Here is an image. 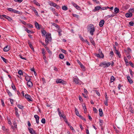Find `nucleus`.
<instances>
[{
	"instance_id": "nucleus-27",
	"label": "nucleus",
	"mask_w": 134,
	"mask_h": 134,
	"mask_svg": "<svg viewBox=\"0 0 134 134\" xmlns=\"http://www.w3.org/2000/svg\"><path fill=\"white\" fill-rule=\"evenodd\" d=\"M7 92L8 93V94L10 97H11L12 96V95L11 92L8 90H7Z\"/></svg>"
},
{
	"instance_id": "nucleus-5",
	"label": "nucleus",
	"mask_w": 134,
	"mask_h": 134,
	"mask_svg": "<svg viewBox=\"0 0 134 134\" xmlns=\"http://www.w3.org/2000/svg\"><path fill=\"white\" fill-rule=\"evenodd\" d=\"M7 9L8 11H10L12 12H13L17 14H19V11L16 10L15 9H14L12 8H7Z\"/></svg>"
},
{
	"instance_id": "nucleus-12",
	"label": "nucleus",
	"mask_w": 134,
	"mask_h": 134,
	"mask_svg": "<svg viewBox=\"0 0 134 134\" xmlns=\"http://www.w3.org/2000/svg\"><path fill=\"white\" fill-rule=\"evenodd\" d=\"M104 23V21L103 20H101L99 23V26L102 27L103 26Z\"/></svg>"
},
{
	"instance_id": "nucleus-20",
	"label": "nucleus",
	"mask_w": 134,
	"mask_h": 134,
	"mask_svg": "<svg viewBox=\"0 0 134 134\" xmlns=\"http://www.w3.org/2000/svg\"><path fill=\"white\" fill-rule=\"evenodd\" d=\"M57 111L58 112V114L60 117L62 116V113L60 111L59 108L57 109Z\"/></svg>"
},
{
	"instance_id": "nucleus-60",
	"label": "nucleus",
	"mask_w": 134,
	"mask_h": 134,
	"mask_svg": "<svg viewBox=\"0 0 134 134\" xmlns=\"http://www.w3.org/2000/svg\"><path fill=\"white\" fill-rule=\"evenodd\" d=\"M13 125H14L15 128H17V125H16V122H14Z\"/></svg>"
},
{
	"instance_id": "nucleus-38",
	"label": "nucleus",
	"mask_w": 134,
	"mask_h": 134,
	"mask_svg": "<svg viewBox=\"0 0 134 134\" xmlns=\"http://www.w3.org/2000/svg\"><path fill=\"white\" fill-rule=\"evenodd\" d=\"M45 121H46L45 120L44 118L42 119H41V122L43 124H45L46 122Z\"/></svg>"
},
{
	"instance_id": "nucleus-44",
	"label": "nucleus",
	"mask_w": 134,
	"mask_h": 134,
	"mask_svg": "<svg viewBox=\"0 0 134 134\" xmlns=\"http://www.w3.org/2000/svg\"><path fill=\"white\" fill-rule=\"evenodd\" d=\"M114 16V15L113 14H112L111 15H108L107 16V18H110V17H113Z\"/></svg>"
},
{
	"instance_id": "nucleus-14",
	"label": "nucleus",
	"mask_w": 134,
	"mask_h": 134,
	"mask_svg": "<svg viewBox=\"0 0 134 134\" xmlns=\"http://www.w3.org/2000/svg\"><path fill=\"white\" fill-rule=\"evenodd\" d=\"M101 8V7L99 6L96 7H95L94 9L92 11L93 12H95L96 11L99 10Z\"/></svg>"
},
{
	"instance_id": "nucleus-26",
	"label": "nucleus",
	"mask_w": 134,
	"mask_h": 134,
	"mask_svg": "<svg viewBox=\"0 0 134 134\" xmlns=\"http://www.w3.org/2000/svg\"><path fill=\"white\" fill-rule=\"evenodd\" d=\"M96 56L97 57H99L100 58H103L104 57H102V56L100 55V54H95Z\"/></svg>"
},
{
	"instance_id": "nucleus-49",
	"label": "nucleus",
	"mask_w": 134,
	"mask_h": 134,
	"mask_svg": "<svg viewBox=\"0 0 134 134\" xmlns=\"http://www.w3.org/2000/svg\"><path fill=\"white\" fill-rule=\"evenodd\" d=\"M129 24L130 26H133L134 24V23L133 21H131L129 22Z\"/></svg>"
},
{
	"instance_id": "nucleus-51",
	"label": "nucleus",
	"mask_w": 134,
	"mask_h": 134,
	"mask_svg": "<svg viewBox=\"0 0 134 134\" xmlns=\"http://www.w3.org/2000/svg\"><path fill=\"white\" fill-rule=\"evenodd\" d=\"M79 37L81 40L83 42L85 40L83 39V38L82 37V36L81 35H80Z\"/></svg>"
},
{
	"instance_id": "nucleus-33",
	"label": "nucleus",
	"mask_w": 134,
	"mask_h": 134,
	"mask_svg": "<svg viewBox=\"0 0 134 134\" xmlns=\"http://www.w3.org/2000/svg\"><path fill=\"white\" fill-rule=\"evenodd\" d=\"M80 64V66H81V68L83 70H85V68L84 66L82 64H81V63H80V64Z\"/></svg>"
},
{
	"instance_id": "nucleus-55",
	"label": "nucleus",
	"mask_w": 134,
	"mask_h": 134,
	"mask_svg": "<svg viewBox=\"0 0 134 134\" xmlns=\"http://www.w3.org/2000/svg\"><path fill=\"white\" fill-rule=\"evenodd\" d=\"M73 16L77 18H78L79 17V15L76 14H73Z\"/></svg>"
},
{
	"instance_id": "nucleus-34",
	"label": "nucleus",
	"mask_w": 134,
	"mask_h": 134,
	"mask_svg": "<svg viewBox=\"0 0 134 134\" xmlns=\"http://www.w3.org/2000/svg\"><path fill=\"white\" fill-rule=\"evenodd\" d=\"M41 32L44 35H45V34L46 33V31L44 30H42L41 31Z\"/></svg>"
},
{
	"instance_id": "nucleus-31",
	"label": "nucleus",
	"mask_w": 134,
	"mask_h": 134,
	"mask_svg": "<svg viewBox=\"0 0 134 134\" xmlns=\"http://www.w3.org/2000/svg\"><path fill=\"white\" fill-rule=\"evenodd\" d=\"M25 79L26 81H27V82L30 81L31 80V79L30 77L28 76L25 77Z\"/></svg>"
},
{
	"instance_id": "nucleus-28",
	"label": "nucleus",
	"mask_w": 134,
	"mask_h": 134,
	"mask_svg": "<svg viewBox=\"0 0 134 134\" xmlns=\"http://www.w3.org/2000/svg\"><path fill=\"white\" fill-rule=\"evenodd\" d=\"M64 56L63 54H59V57L60 59H63L64 58Z\"/></svg>"
},
{
	"instance_id": "nucleus-63",
	"label": "nucleus",
	"mask_w": 134,
	"mask_h": 134,
	"mask_svg": "<svg viewBox=\"0 0 134 134\" xmlns=\"http://www.w3.org/2000/svg\"><path fill=\"white\" fill-rule=\"evenodd\" d=\"M79 99L81 101H83L82 98L80 96H79Z\"/></svg>"
},
{
	"instance_id": "nucleus-35",
	"label": "nucleus",
	"mask_w": 134,
	"mask_h": 134,
	"mask_svg": "<svg viewBox=\"0 0 134 134\" xmlns=\"http://www.w3.org/2000/svg\"><path fill=\"white\" fill-rule=\"evenodd\" d=\"M12 87L13 90H16V88L14 86V85L13 83H12Z\"/></svg>"
},
{
	"instance_id": "nucleus-3",
	"label": "nucleus",
	"mask_w": 134,
	"mask_h": 134,
	"mask_svg": "<svg viewBox=\"0 0 134 134\" xmlns=\"http://www.w3.org/2000/svg\"><path fill=\"white\" fill-rule=\"evenodd\" d=\"M51 39L52 38L51 37V34L50 35L49 34L48 35H46V37L45 41L46 44H48L49 43V41H51Z\"/></svg>"
},
{
	"instance_id": "nucleus-25",
	"label": "nucleus",
	"mask_w": 134,
	"mask_h": 134,
	"mask_svg": "<svg viewBox=\"0 0 134 134\" xmlns=\"http://www.w3.org/2000/svg\"><path fill=\"white\" fill-rule=\"evenodd\" d=\"M98 51L99 52V54H100V55L102 56V57H104V55L103 54L102 51L100 50V49H99L98 50Z\"/></svg>"
},
{
	"instance_id": "nucleus-37",
	"label": "nucleus",
	"mask_w": 134,
	"mask_h": 134,
	"mask_svg": "<svg viewBox=\"0 0 134 134\" xmlns=\"http://www.w3.org/2000/svg\"><path fill=\"white\" fill-rule=\"evenodd\" d=\"M114 80V78L113 76H112L110 77V81L111 82H112Z\"/></svg>"
},
{
	"instance_id": "nucleus-8",
	"label": "nucleus",
	"mask_w": 134,
	"mask_h": 134,
	"mask_svg": "<svg viewBox=\"0 0 134 134\" xmlns=\"http://www.w3.org/2000/svg\"><path fill=\"white\" fill-rule=\"evenodd\" d=\"M28 129L29 130V132L31 133V134H37L35 131L32 128H28Z\"/></svg>"
},
{
	"instance_id": "nucleus-4",
	"label": "nucleus",
	"mask_w": 134,
	"mask_h": 134,
	"mask_svg": "<svg viewBox=\"0 0 134 134\" xmlns=\"http://www.w3.org/2000/svg\"><path fill=\"white\" fill-rule=\"evenodd\" d=\"M25 97L26 99H27L29 102L32 101V98L28 94H26L25 95Z\"/></svg>"
},
{
	"instance_id": "nucleus-17",
	"label": "nucleus",
	"mask_w": 134,
	"mask_h": 134,
	"mask_svg": "<svg viewBox=\"0 0 134 134\" xmlns=\"http://www.w3.org/2000/svg\"><path fill=\"white\" fill-rule=\"evenodd\" d=\"M99 115L100 116H102L103 115L102 110L101 109H99Z\"/></svg>"
},
{
	"instance_id": "nucleus-39",
	"label": "nucleus",
	"mask_w": 134,
	"mask_h": 134,
	"mask_svg": "<svg viewBox=\"0 0 134 134\" xmlns=\"http://www.w3.org/2000/svg\"><path fill=\"white\" fill-rule=\"evenodd\" d=\"M17 106L19 108L21 109H22L23 107V106L22 105H20V104H18L17 105Z\"/></svg>"
},
{
	"instance_id": "nucleus-21",
	"label": "nucleus",
	"mask_w": 134,
	"mask_h": 134,
	"mask_svg": "<svg viewBox=\"0 0 134 134\" xmlns=\"http://www.w3.org/2000/svg\"><path fill=\"white\" fill-rule=\"evenodd\" d=\"M33 2L34 3L37 5L38 6H40V4L38 2H37L35 0H34Z\"/></svg>"
},
{
	"instance_id": "nucleus-9",
	"label": "nucleus",
	"mask_w": 134,
	"mask_h": 134,
	"mask_svg": "<svg viewBox=\"0 0 134 134\" xmlns=\"http://www.w3.org/2000/svg\"><path fill=\"white\" fill-rule=\"evenodd\" d=\"M34 117L36 119V123L39 124V120L40 118L39 116L37 115H35L34 116Z\"/></svg>"
},
{
	"instance_id": "nucleus-29",
	"label": "nucleus",
	"mask_w": 134,
	"mask_h": 134,
	"mask_svg": "<svg viewBox=\"0 0 134 134\" xmlns=\"http://www.w3.org/2000/svg\"><path fill=\"white\" fill-rule=\"evenodd\" d=\"M99 124L100 126H101L103 125V121L101 119H99Z\"/></svg>"
},
{
	"instance_id": "nucleus-48",
	"label": "nucleus",
	"mask_w": 134,
	"mask_h": 134,
	"mask_svg": "<svg viewBox=\"0 0 134 134\" xmlns=\"http://www.w3.org/2000/svg\"><path fill=\"white\" fill-rule=\"evenodd\" d=\"M61 50L63 53L65 54H66V51L65 50L62 49H61Z\"/></svg>"
},
{
	"instance_id": "nucleus-43",
	"label": "nucleus",
	"mask_w": 134,
	"mask_h": 134,
	"mask_svg": "<svg viewBox=\"0 0 134 134\" xmlns=\"http://www.w3.org/2000/svg\"><path fill=\"white\" fill-rule=\"evenodd\" d=\"M82 106L83 107V109L84 111H85V113L87 111V109L86 108V106L85 105L84 106L83 105Z\"/></svg>"
},
{
	"instance_id": "nucleus-64",
	"label": "nucleus",
	"mask_w": 134,
	"mask_h": 134,
	"mask_svg": "<svg viewBox=\"0 0 134 134\" xmlns=\"http://www.w3.org/2000/svg\"><path fill=\"white\" fill-rule=\"evenodd\" d=\"M1 101L2 105L3 106H4V102L3 100L2 99L1 100Z\"/></svg>"
},
{
	"instance_id": "nucleus-47",
	"label": "nucleus",
	"mask_w": 134,
	"mask_h": 134,
	"mask_svg": "<svg viewBox=\"0 0 134 134\" xmlns=\"http://www.w3.org/2000/svg\"><path fill=\"white\" fill-rule=\"evenodd\" d=\"M1 58L4 62L6 63L7 59H5L2 57H1Z\"/></svg>"
},
{
	"instance_id": "nucleus-30",
	"label": "nucleus",
	"mask_w": 134,
	"mask_h": 134,
	"mask_svg": "<svg viewBox=\"0 0 134 134\" xmlns=\"http://www.w3.org/2000/svg\"><path fill=\"white\" fill-rule=\"evenodd\" d=\"M62 9L63 10H66L68 9L67 7L65 6H63L62 7Z\"/></svg>"
},
{
	"instance_id": "nucleus-50",
	"label": "nucleus",
	"mask_w": 134,
	"mask_h": 134,
	"mask_svg": "<svg viewBox=\"0 0 134 134\" xmlns=\"http://www.w3.org/2000/svg\"><path fill=\"white\" fill-rule=\"evenodd\" d=\"M110 56L112 57H113V55L114 54V52L113 51H111L110 52Z\"/></svg>"
},
{
	"instance_id": "nucleus-2",
	"label": "nucleus",
	"mask_w": 134,
	"mask_h": 134,
	"mask_svg": "<svg viewBox=\"0 0 134 134\" xmlns=\"http://www.w3.org/2000/svg\"><path fill=\"white\" fill-rule=\"evenodd\" d=\"M111 64L110 62H108L106 63L105 62H103L101 63L100 65V66L103 67L104 68L108 67Z\"/></svg>"
},
{
	"instance_id": "nucleus-13",
	"label": "nucleus",
	"mask_w": 134,
	"mask_h": 134,
	"mask_svg": "<svg viewBox=\"0 0 134 134\" xmlns=\"http://www.w3.org/2000/svg\"><path fill=\"white\" fill-rule=\"evenodd\" d=\"M27 85L28 87L30 88H31L33 86L32 83L31 81H28L27 82Z\"/></svg>"
},
{
	"instance_id": "nucleus-15",
	"label": "nucleus",
	"mask_w": 134,
	"mask_h": 134,
	"mask_svg": "<svg viewBox=\"0 0 134 134\" xmlns=\"http://www.w3.org/2000/svg\"><path fill=\"white\" fill-rule=\"evenodd\" d=\"M127 79L128 81L130 83L132 84L133 83V81L132 80L130 77V76H127Z\"/></svg>"
},
{
	"instance_id": "nucleus-11",
	"label": "nucleus",
	"mask_w": 134,
	"mask_h": 134,
	"mask_svg": "<svg viewBox=\"0 0 134 134\" xmlns=\"http://www.w3.org/2000/svg\"><path fill=\"white\" fill-rule=\"evenodd\" d=\"M10 49V46H7L5 47L3 49V51L5 52H7Z\"/></svg>"
},
{
	"instance_id": "nucleus-16",
	"label": "nucleus",
	"mask_w": 134,
	"mask_h": 134,
	"mask_svg": "<svg viewBox=\"0 0 134 134\" xmlns=\"http://www.w3.org/2000/svg\"><path fill=\"white\" fill-rule=\"evenodd\" d=\"M125 16L126 17H131L132 16V14L131 13H126L125 14Z\"/></svg>"
},
{
	"instance_id": "nucleus-10",
	"label": "nucleus",
	"mask_w": 134,
	"mask_h": 134,
	"mask_svg": "<svg viewBox=\"0 0 134 134\" xmlns=\"http://www.w3.org/2000/svg\"><path fill=\"white\" fill-rule=\"evenodd\" d=\"M2 16L4 17L6 19H7L8 21H11L12 20V19L8 16L5 15H3Z\"/></svg>"
},
{
	"instance_id": "nucleus-46",
	"label": "nucleus",
	"mask_w": 134,
	"mask_h": 134,
	"mask_svg": "<svg viewBox=\"0 0 134 134\" xmlns=\"http://www.w3.org/2000/svg\"><path fill=\"white\" fill-rule=\"evenodd\" d=\"M124 60L126 63H128V61L126 57H124Z\"/></svg>"
},
{
	"instance_id": "nucleus-41",
	"label": "nucleus",
	"mask_w": 134,
	"mask_h": 134,
	"mask_svg": "<svg viewBox=\"0 0 134 134\" xmlns=\"http://www.w3.org/2000/svg\"><path fill=\"white\" fill-rule=\"evenodd\" d=\"M25 30L28 33H32V31H31L30 30H29L27 29H25Z\"/></svg>"
},
{
	"instance_id": "nucleus-61",
	"label": "nucleus",
	"mask_w": 134,
	"mask_h": 134,
	"mask_svg": "<svg viewBox=\"0 0 134 134\" xmlns=\"http://www.w3.org/2000/svg\"><path fill=\"white\" fill-rule=\"evenodd\" d=\"M129 72H130V73L131 75L132 76H133V74H132L133 72L130 69L129 70Z\"/></svg>"
},
{
	"instance_id": "nucleus-40",
	"label": "nucleus",
	"mask_w": 134,
	"mask_h": 134,
	"mask_svg": "<svg viewBox=\"0 0 134 134\" xmlns=\"http://www.w3.org/2000/svg\"><path fill=\"white\" fill-rule=\"evenodd\" d=\"M90 40H91V43H92V44L93 45H94L95 43H94V42L93 41V39L92 38H90Z\"/></svg>"
},
{
	"instance_id": "nucleus-36",
	"label": "nucleus",
	"mask_w": 134,
	"mask_h": 134,
	"mask_svg": "<svg viewBox=\"0 0 134 134\" xmlns=\"http://www.w3.org/2000/svg\"><path fill=\"white\" fill-rule=\"evenodd\" d=\"M18 74L20 75H23V74L22 71L21 70H19L18 71Z\"/></svg>"
},
{
	"instance_id": "nucleus-58",
	"label": "nucleus",
	"mask_w": 134,
	"mask_h": 134,
	"mask_svg": "<svg viewBox=\"0 0 134 134\" xmlns=\"http://www.w3.org/2000/svg\"><path fill=\"white\" fill-rule=\"evenodd\" d=\"M108 100H105L104 102V103L105 104L106 106H107L108 105Z\"/></svg>"
},
{
	"instance_id": "nucleus-22",
	"label": "nucleus",
	"mask_w": 134,
	"mask_h": 134,
	"mask_svg": "<svg viewBox=\"0 0 134 134\" xmlns=\"http://www.w3.org/2000/svg\"><path fill=\"white\" fill-rule=\"evenodd\" d=\"M35 24L36 27V28L37 29H40V27H39V24L37 22H36L35 23Z\"/></svg>"
},
{
	"instance_id": "nucleus-1",
	"label": "nucleus",
	"mask_w": 134,
	"mask_h": 134,
	"mask_svg": "<svg viewBox=\"0 0 134 134\" xmlns=\"http://www.w3.org/2000/svg\"><path fill=\"white\" fill-rule=\"evenodd\" d=\"M90 28V34L93 35V32L95 31V28L94 26L92 24H90L89 25Z\"/></svg>"
},
{
	"instance_id": "nucleus-62",
	"label": "nucleus",
	"mask_w": 134,
	"mask_h": 134,
	"mask_svg": "<svg viewBox=\"0 0 134 134\" xmlns=\"http://www.w3.org/2000/svg\"><path fill=\"white\" fill-rule=\"evenodd\" d=\"M29 46L31 48L32 50H34V49L32 45L31 44H30Z\"/></svg>"
},
{
	"instance_id": "nucleus-59",
	"label": "nucleus",
	"mask_w": 134,
	"mask_h": 134,
	"mask_svg": "<svg viewBox=\"0 0 134 134\" xmlns=\"http://www.w3.org/2000/svg\"><path fill=\"white\" fill-rule=\"evenodd\" d=\"M83 42H86L88 45H90L89 42L86 39Z\"/></svg>"
},
{
	"instance_id": "nucleus-32",
	"label": "nucleus",
	"mask_w": 134,
	"mask_h": 134,
	"mask_svg": "<svg viewBox=\"0 0 134 134\" xmlns=\"http://www.w3.org/2000/svg\"><path fill=\"white\" fill-rule=\"evenodd\" d=\"M52 24L57 28H59V26L55 23H52Z\"/></svg>"
},
{
	"instance_id": "nucleus-19",
	"label": "nucleus",
	"mask_w": 134,
	"mask_h": 134,
	"mask_svg": "<svg viewBox=\"0 0 134 134\" xmlns=\"http://www.w3.org/2000/svg\"><path fill=\"white\" fill-rule=\"evenodd\" d=\"M115 53L116 54L118 55L119 57L120 58L121 57V55L120 53L119 52L118 50L115 51Z\"/></svg>"
},
{
	"instance_id": "nucleus-56",
	"label": "nucleus",
	"mask_w": 134,
	"mask_h": 134,
	"mask_svg": "<svg viewBox=\"0 0 134 134\" xmlns=\"http://www.w3.org/2000/svg\"><path fill=\"white\" fill-rule=\"evenodd\" d=\"M125 52L126 53V55H128L130 53H128V51L126 50H125Z\"/></svg>"
},
{
	"instance_id": "nucleus-7",
	"label": "nucleus",
	"mask_w": 134,
	"mask_h": 134,
	"mask_svg": "<svg viewBox=\"0 0 134 134\" xmlns=\"http://www.w3.org/2000/svg\"><path fill=\"white\" fill-rule=\"evenodd\" d=\"M73 81L76 84H81L80 83L81 82V81L77 78H74Z\"/></svg>"
},
{
	"instance_id": "nucleus-6",
	"label": "nucleus",
	"mask_w": 134,
	"mask_h": 134,
	"mask_svg": "<svg viewBox=\"0 0 134 134\" xmlns=\"http://www.w3.org/2000/svg\"><path fill=\"white\" fill-rule=\"evenodd\" d=\"M57 83H62L64 84L65 83V82L61 79H57L56 81Z\"/></svg>"
},
{
	"instance_id": "nucleus-23",
	"label": "nucleus",
	"mask_w": 134,
	"mask_h": 134,
	"mask_svg": "<svg viewBox=\"0 0 134 134\" xmlns=\"http://www.w3.org/2000/svg\"><path fill=\"white\" fill-rule=\"evenodd\" d=\"M50 5L54 7L57 6V4L53 2H51L50 3Z\"/></svg>"
},
{
	"instance_id": "nucleus-52",
	"label": "nucleus",
	"mask_w": 134,
	"mask_h": 134,
	"mask_svg": "<svg viewBox=\"0 0 134 134\" xmlns=\"http://www.w3.org/2000/svg\"><path fill=\"white\" fill-rule=\"evenodd\" d=\"M76 114L77 116H79V117H81V116L80 115L78 111H77L76 112Z\"/></svg>"
},
{
	"instance_id": "nucleus-54",
	"label": "nucleus",
	"mask_w": 134,
	"mask_h": 134,
	"mask_svg": "<svg viewBox=\"0 0 134 134\" xmlns=\"http://www.w3.org/2000/svg\"><path fill=\"white\" fill-rule=\"evenodd\" d=\"M20 57L21 58V59H24L25 60H26V59L25 58H24L23 57V56L21 55H19Z\"/></svg>"
},
{
	"instance_id": "nucleus-53",
	"label": "nucleus",
	"mask_w": 134,
	"mask_h": 134,
	"mask_svg": "<svg viewBox=\"0 0 134 134\" xmlns=\"http://www.w3.org/2000/svg\"><path fill=\"white\" fill-rule=\"evenodd\" d=\"M127 51H128V53H130L131 52V50L130 48L128 47L127 48Z\"/></svg>"
},
{
	"instance_id": "nucleus-57",
	"label": "nucleus",
	"mask_w": 134,
	"mask_h": 134,
	"mask_svg": "<svg viewBox=\"0 0 134 134\" xmlns=\"http://www.w3.org/2000/svg\"><path fill=\"white\" fill-rule=\"evenodd\" d=\"M93 110L95 113H97V109L95 108H93Z\"/></svg>"
},
{
	"instance_id": "nucleus-45",
	"label": "nucleus",
	"mask_w": 134,
	"mask_h": 134,
	"mask_svg": "<svg viewBox=\"0 0 134 134\" xmlns=\"http://www.w3.org/2000/svg\"><path fill=\"white\" fill-rule=\"evenodd\" d=\"M92 1L96 3L97 4H99V2L97 0H92Z\"/></svg>"
},
{
	"instance_id": "nucleus-18",
	"label": "nucleus",
	"mask_w": 134,
	"mask_h": 134,
	"mask_svg": "<svg viewBox=\"0 0 134 134\" xmlns=\"http://www.w3.org/2000/svg\"><path fill=\"white\" fill-rule=\"evenodd\" d=\"M2 129L5 132H8L9 130L7 129H6L4 126H3L2 127Z\"/></svg>"
},
{
	"instance_id": "nucleus-42",
	"label": "nucleus",
	"mask_w": 134,
	"mask_h": 134,
	"mask_svg": "<svg viewBox=\"0 0 134 134\" xmlns=\"http://www.w3.org/2000/svg\"><path fill=\"white\" fill-rule=\"evenodd\" d=\"M34 12L35 13L36 15V16H38V12H37V10L35 9L34 10Z\"/></svg>"
},
{
	"instance_id": "nucleus-24",
	"label": "nucleus",
	"mask_w": 134,
	"mask_h": 134,
	"mask_svg": "<svg viewBox=\"0 0 134 134\" xmlns=\"http://www.w3.org/2000/svg\"><path fill=\"white\" fill-rule=\"evenodd\" d=\"M114 11L116 13H118L119 12V9L118 8L116 7L114 9Z\"/></svg>"
}]
</instances>
